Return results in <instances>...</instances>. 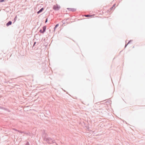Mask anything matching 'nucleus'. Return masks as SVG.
<instances>
[{"label": "nucleus", "mask_w": 145, "mask_h": 145, "mask_svg": "<svg viewBox=\"0 0 145 145\" xmlns=\"http://www.w3.org/2000/svg\"><path fill=\"white\" fill-rule=\"evenodd\" d=\"M44 8H41L37 12V13L38 14H39L40 12H42L44 10Z\"/></svg>", "instance_id": "nucleus-6"}, {"label": "nucleus", "mask_w": 145, "mask_h": 145, "mask_svg": "<svg viewBox=\"0 0 145 145\" xmlns=\"http://www.w3.org/2000/svg\"><path fill=\"white\" fill-rule=\"evenodd\" d=\"M114 6H115V5H113V7H112L111 8H110V9L111 10H112L113 9V7H114Z\"/></svg>", "instance_id": "nucleus-12"}, {"label": "nucleus", "mask_w": 145, "mask_h": 145, "mask_svg": "<svg viewBox=\"0 0 145 145\" xmlns=\"http://www.w3.org/2000/svg\"><path fill=\"white\" fill-rule=\"evenodd\" d=\"M133 41L132 40H130L129 42H128V43L127 44H126L125 46V47H126V46H127V45L129 44L131 42Z\"/></svg>", "instance_id": "nucleus-8"}, {"label": "nucleus", "mask_w": 145, "mask_h": 145, "mask_svg": "<svg viewBox=\"0 0 145 145\" xmlns=\"http://www.w3.org/2000/svg\"><path fill=\"white\" fill-rule=\"evenodd\" d=\"M12 24V22L11 21H10L9 22V25H11Z\"/></svg>", "instance_id": "nucleus-14"}, {"label": "nucleus", "mask_w": 145, "mask_h": 145, "mask_svg": "<svg viewBox=\"0 0 145 145\" xmlns=\"http://www.w3.org/2000/svg\"><path fill=\"white\" fill-rule=\"evenodd\" d=\"M60 8V7L58 6L57 5H54L53 7V9L56 10H59Z\"/></svg>", "instance_id": "nucleus-4"}, {"label": "nucleus", "mask_w": 145, "mask_h": 145, "mask_svg": "<svg viewBox=\"0 0 145 145\" xmlns=\"http://www.w3.org/2000/svg\"><path fill=\"white\" fill-rule=\"evenodd\" d=\"M46 26H44L43 27V30L41 29L39 31V32L42 33H43L45 31L46 29Z\"/></svg>", "instance_id": "nucleus-3"}, {"label": "nucleus", "mask_w": 145, "mask_h": 145, "mask_svg": "<svg viewBox=\"0 0 145 145\" xmlns=\"http://www.w3.org/2000/svg\"><path fill=\"white\" fill-rule=\"evenodd\" d=\"M47 21H48V20H47V19H46L45 20V23H46V22H47Z\"/></svg>", "instance_id": "nucleus-17"}, {"label": "nucleus", "mask_w": 145, "mask_h": 145, "mask_svg": "<svg viewBox=\"0 0 145 145\" xmlns=\"http://www.w3.org/2000/svg\"><path fill=\"white\" fill-rule=\"evenodd\" d=\"M59 24H57L55 26L54 28V31H55L56 29V28L59 26Z\"/></svg>", "instance_id": "nucleus-7"}, {"label": "nucleus", "mask_w": 145, "mask_h": 145, "mask_svg": "<svg viewBox=\"0 0 145 145\" xmlns=\"http://www.w3.org/2000/svg\"><path fill=\"white\" fill-rule=\"evenodd\" d=\"M4 1V0H0V2H3Z\"/></svg>", "instance_id": "nucleus-15"}, {"label": "nucleus", "mask_w": 145, "mask_h": 145, "mask_svg": "<svg viewBox=\"0 0 145 145\" xmlns=\"http://www.w3.org/2000/svg\"><path fill=\"white\" fill-rule=\"evenodd\" d=\"M25 145H29V143L28 142H27L26 144Z\"/></svg>", "instance_id": "nucleus-13"}, {"label": "nucleus", "mask_w": 145, "mask_h": 145, "mask_svg": "<svg viewBox=\"0 0 145 145\" xmlns=\"http://www.w3.org/2000/svg\"><path fill=\"white\" fill-rule=\"evenodd\" d=\"M2 108H3L1 106H0V109H2Z\"/></svg>", "instance_id": "nucleus-18"}, {"label": "nucleus", "mask_w": 145, "mask_h": 145, "mask_svg": "<svg viewBox=\"0 0 145 145\" xmlns=\"http://www.w3.org/2000/svg\"><path fill=\"white\" fill-rule=\"evenodd\" d=\"M42 136L44 140L46 141L47 143L49 144H52L56 142L54 140H53L50 137H47V135L45 132L43 134Z\"/></svg>", "instance_id": "nucleus-1"}, {"label": "nucleus", "mask_w": 145, "mask_h": 145, "mask_svg": "<svg viewBox=\"0 0 145 145\" xmlns=\"http://www.w3.org/2000/svg\"><path fill=\"white\" fill-rule=\"evenodd\" d=\"M85 16L86 17H89V16H91L89 15H85Z\"/></svg>", "instance_id": "nucleus-11"}, {"label": "nucleus", "mask_w": 145, "mask_h": 145, "mask_svg": "<svg viewBox=\"0 0 145 145\" xmlns=\"http://www.w3.org/2000/svg\"><path fill=\"white\" fill-rule=\"evenodd\" d=\"M67 9L69 11H71L73 12H75L76 10V9L74 8H68Z\"/></svg>", "instance_id": "nucleus-5"}, {"label": "nucleus", "mask_w": 145, "mask_h": 145, "mask_svg": "<svg viewBox=\"0 0 145 145\" xmlns=\"http://www.w3.org/2000/svg\"><path fill=\"white\" fill-rule=\"evenodd\" d=\"M68 19H66V20H63L62 21V23H63V24H65V22H64V20H66L67 21Z\"/></svg>", "instance_id": "nucleus-9"}, {"label": "nucleus", "mask_w": 145, "mask_h": 145, "mask_svg": "<svg viewBox=\"0 0 145 145\" xmlns=\"http://www.w3.org/2000/svg\"><path fill=\"white\" fill-rule=\"evenodd\" d=\"M36 43V42H34V43L33 45V47L34 46H35V44Z\"/></svg>", "instance_id": "nucleus-16"}, {"label": "nucleus", "mask_w": 145, "mask_h": 145, "mask_svg": "<svg viewBox=\"0 0 145 145\" xmlns=\"http://www.w3.org/2000/svg\"><path fill=\"white\" fill-rule=\"evenodd\" d=\"M6 25L7 26H9V21L6 24Z\"/></svg>", "instance_id": "nucleus-10"}, {"label": "nucleus", "mask_w": 145, "mask_h": 145, "mask_svg": "<svg viewBox=\"0 0 145 145\" xmlns=\"http://www.w3.org/2000/svg\"><path fill=\"white\" fill-rule=\"evenodd\" d=\"M10 130H11L10 131H12V130H14L16 131H18V132L20 133H23L24 134H25V135H27L30 136L31 133L29 132L26 133L25 132H22V131L16 129H10Z\"/></svg>", "instance_id": "nucleus-2"}]
</instances>
